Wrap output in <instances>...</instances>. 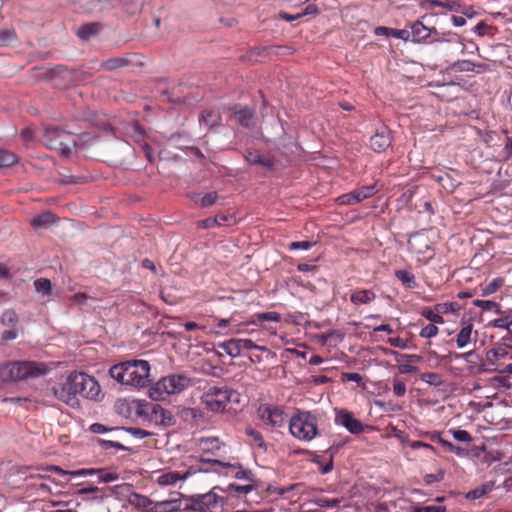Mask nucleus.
Instances as JSON below:
<instances>
[{"instance_id": "50", "label": "nucleus", "mask_w": 512, "mask_h": 512, "mask_svg": "<svg viewBox=\"0 0 512 512\" xmlns=\"http://www.w3.org/2000/svg\"><path fill=\"white\" fill-rule=\"evenodd\" d=\"M507 355V350L502 347L493 348L487 352V358L489 361L504 359Z\"/></svg>"}, {"instance_id": "46", "label": "nucleus", "mask_w": 512, "mask_h": 512, "mask_svg": "<svg viewBox=\"0 0 512 512\" xmlns=\"http://www.w3.org/2000/svg\"><path fill=\"white\" fill-rule=\"evenodd\" d=\"M99 482L102 483H110L117 481L119 479V475L116 472L106 471L105 469L100 468L98 471Z\"/></svg>"}, {"instance_id": "34", "label": "nucleus", "mask_w": 512, "mask_h": 512, "mask_svg": "<svg viewBox=\"0 0 512 512\" xmlns=\"http://www.w3.org/2000/svg\"><path fill=\"white\" fill-rule=\"evenodd\" d=\"M489 326L504 329L512 333V315L509 314L504 317L494 319L489 323Z\"/></svg>"}, {"instance_id": "56", "label": "nucleus", "mask_w": 512, "mask_h": 512, "mask_svg": "<svg viewBox=\"0 0 512 512\" xmlns=\"http://www.w3.org/2000/svg\"><path fill=\"white\" fill-rule=\"evenodd\" d=\"M438 332H439V329L436 325L428 324L422 328V330L420 332V336L423 338L430 339V338L435 337L438 334Z\"/></svg>"}, {"instance_id": "18", "label": "nucleus", "mask_w": 512, "mask_h": 512, "mask_svg": "<svg viewBox=\"0 0 512 512\" xmlns=\"http://www.w3.org/2000/svg\"><path fill=\"white\" fill-rule=\"evenodd\" d=\"M376 295L370 289H358L352 292L350 296V301L355 306H359L362 304H370L373 300H375Z\"/></svg>"}, {"instance_id": "14", "label": "nucleus", "mask_w": 512, "mask_h": 512, "mask_svg": "<svg viewBox=\"0 0 512 512\" xmlns=\"http://www.w3.org/2000/svg\"><path fill=\"white\" fill-rule=\"evenodd\" d=\"M146 413L156 424L169 426L173 424V416L170 411L164 409L159 404H150L146 407Z\"/></svg>"}, {"instance_id": "53", "label": "nucleus", "mask_w": 512, "mask_h": 512, "mask_svg": "<svg viewBox=\"0 0 512 512\" xmlns=\"http://www.w3.org/2000/svg\"><path fill=\"white\" fill-rule=\"evenodd\" d=\"M411 512H446L445 506L429 505V506H414Z\"/></svg>"}, {"instance_id": "35", "label": "nucleus", "mask_w": 512, "mask_h": 512, "mask_svg": "<svg viewBox=\"0 0 512 512\" xmlns=\"http://www.w3.org/2000/svg\"><path fill=\"white\" fill-rule=\"evenodd\" d=\"M420 380L422 382H425L431 386L439 387L444 384V380L442 379V376L438 373L434 372H426L421 374Z\"/></svg>"}, {"instance_id": "33", "label": "nucleus", "mask_w": 512, "mask_h": 512, "mask_svg": "<svg viewBox=\"0 0 512 512\" xmlns=\"http://www.w3.org/2000/svg\"><path fill=\"white\" fill-rule=\"evenodd\" d=\"M354 198L357 203L361 202L364 199L372 197L376 193V189L374 185L363 186L359 189L353 191Z\"/></svg>"}, {"instance_id": "9", "label": "nucleus", "mask_w": 512, "mask_h": 512, "mask_svg": "<svg viewBox=\"0 0 512 512\" xmlns=\"http://www.w3.org/2000/svg\"><path fill=\"white\" fill-rule=\"evenodd\" d=\"M73 384L76 388L77 396L86 399L96 400L100 394L101 388L97 380L84 372H71Z\"/></svg>"}, {"instance_id": "20", "label": "nucleus", "mask_w": 512, "mask_h": 512, "mask_svg": "<svg viewBox=\"0 0 512 512\" xmlns=\"http://www.w3.org/2000/svg\"><path fill=\"white\" fill-rule=\"evenodd\" d=\"M128 501H129L130 505H132L138 509H141L142 511L149 512L150 510H152V508H151L152 501L150 500V498H148L145 495H141L138 493H132L129 496Z\"/></svg>"}, {"instance_id": "42", "label": "nucleus", "mask_w": 512, "mask_h": 512, "mask_svg": "<svg viewBox=\"0 0 512 512\" xmlns=\"http://www.w3.org/2000/svg\"><path fill=\"white\" fill-rule=\"evenodd\" d=\"M313 503L321 508L332 509V508L337 507L340 504V499H338V498L328 499V498H324V497H319V498H315L313 500Z\"/></svg>"}, {"instance_id": "6", "label": "nucleus", "mask_w": 512, "mask_h": 512, "mask_svg": "<svg viewBox=\"0 0 512 512\" xmlns=\"http://www.w3.org/2000/svg\"><path fill=\"white\" fill-rule=\"evenodd\" d=\"M43 141L49 149L58 151L63 156H69L75 146V140L71 133L55 127L45 129Z\"/></svg>"}, {"instance_id": "55", "label": "nucleus", "mask_w": 512, "mask_h": 512, "mask_svg": "<svg viewBox=\"0 0 512 512\" xmlns=\"http://www.w3.org/2000/svg\"><path fill=\"white\" fill-rule=\"evenodd\" d=\"M246 432L252 438L255 445H257L259 448L266 450L265 441H264L262 435L258 431L253 430V429H247Z\"/></svg>"}, {"instance_id": "63", "label": "nucleus", "mask_w": 512, "mask_h": 512, "mask_svg": "<svg viewBox=\"0 0 512 512\" xmlns=\"http://www.w3.org/2000/svg\"><path fill=\"white\" fill-rule=\"evenodd\" d=\"M125 430L128 433H130L131 435H133L134 437L138 438V439H142V438H145V437H148V436L152 435L151 432H148V431L140 429V428L130 427V428H127Z\"/></svg>"}, {"instance_id": "13", "label": "nucleus", "mask_w": 512, "mask_h": 512, "mask_svg": "<svg viewBox=\"0 0 512 512\" xmlns=\"http://www.w3.org/2000/svg\"><path fill=\"white\" fill-rule=\"evenodd\" d=\"M335 423L345 427L352 434H360L364 431L363 424L346 410H340L336 413Z\"/></svg>"}, {"instance_id": "24", "label": "nucleus", "mask_w": 512, "mask_h": 512, "mask_svg": "<svg viewBox=\"0 0 512 512\" xmlns=\"http://www.w3.org/2000/svg\"><path fill=\"white\" fill-rule=\"evenodd\" d=\"M236 121L243 127L250 128L254 125V114L253 112L244 107L234 113Z\"/></svg>"}, {"instance_id": "4", "label": "nucleus", "mask_w": 512, "mask_h": 512, "mask_svg": "<svg viewBox=\"0 0 512 512\" xmlns=\"http://www.w3.org/2000/svg\"><path fill=\"white\" fill-rule=\"evenodd\" d=\"M192 379L183 374H170L159 379L150 389L154 400H164L167 396L179 394L191 387Z\"/></svg>"}, {"instance_id": "25", "label": "nucleus", "mask_w": 512, "mask_h": 512, "mask_svg": "<svg viewBox=\"0 0 512 512\" xmlns=\"http://www.w3.org/2000/svg\"><path fill=\"white\" fill-rule=\"evenodd\" d=\"M56 221V217L51 212H44L31 220L34 228H48Z\"/></svg>"}, {"instance_id": "58", "label": "nucleus", "mask_w": 512, "mask_h": 512, "mask_svg": "<svg viewBox=\"0 0 512 512\" xmlns=\"http://www.w3.org/2000/svg\"><path fill=\"white\" fill-rule=\"evenodd\" d=\"M362 376L356 372H343L341 374V380L343 382H356L360 383L362 381Z\"/></svg>"}, {"instance_id": "31", "label": "nucleus", "mask_w": 512, "mask_h": 512, "mask_svg": "<svg viewBox=\"0 0 512 512\" xmlns=\"http://www.w3.org/2000/svg\"><path fill=\"white\" fill-rule=\"evenodd\" d=\"M395 276L408 288H415L417 285L414 274L407 270H396Z\"/></svg>"}, {"instance_id": "29", "label": "nucleus", "mask_w": 512, "mask_h": 512, "mask_svg": "<svg viewBox=\"0 0 512 512\" xmlns=\"http://www.w3.org/2000/svg\"><path fill=\"white\" fill-rule=\"evenodd\" d=\"M100 30V26L97 23H89L81 26L77 30V36L81 39H89L91 36L96 35Z\"/></svg>"}, {"instance_id": "41", "label": "nucleus", "mask_w": 512, "mask_h": 512, "mask_svg": "<svg viewBox=\"0 0 512 512\" xmlns=\"http://www.w3.org/2000/svg\"><path fill=\"white\" fill-rule=\"evenodd\" d=\"M504 283L503 278H494L489 284L482 289V295L488 296L495 293Z\"/></svg>"}, {"instance_id": "49", "label": "nucleus", "mask_w": 512, "mask_h": 512, "mask_svg": "<svg viewBox=\"0 0 512 512\" xmlns=\"http://www.w3.org/2000/svg\"><path fill=\"white\" fill-rule=\"evenodd\" d=\"M217 199L216 192L206 193L204 195H198L196 202L199 203L202 207H207L215 203Z\"/></svg>"}, {"instance_id": "32", "label": "nucleus", "mask_w": 512, "mask_h": 512, "mask_svg": "<svg viewBox=\"0 0 512 512\" xmlns=\"http://www.w3.org/2000/svg\"><path fill=\"white\" fill-rule=\"evenodd\" d=\"M128 64V60L125 58H110L102 62L101 67L108 71H113L122 68Z\"/></svg>"}, {"instance_id": "7", "label": "nucleus", "mask_w": 512, "mask_h": 512, "mask_svg": "<svg viewBox=\"0 0 512 512\" xmlns=\"http://www.w3.org/2000/svg\"><path fill=\"white\" fill-rule=\"evenodd\" d=\"M215 490L216 487L208 493L190 497L189 508L197 512H222L225 500Z\"/></svg>"}, {"instance_id": "44", "label": "nucleus", "mask_w": 512, "mask_h": 512, "mask_svg": "<svg viewBox=\"0 0 512 512\" xmlns=\"http://www.w3.org/2000/svg\"><path fill=\"white\" fill-rule=\"evenodd\" d=\"M422 316L425 317L427 320L431 321L432 323L431 324H443L444 323V319L443 317L440 315L439 312H434L432 309L430 308H425L423 311H422Z\"/></svg>"}, {"instance_id": "60", "label": "nucleus", "mask_w": 512, "mask_h": 512, "mask_svg": "<svg viewBox=\"0 0 512 512\" xmlns=\"http://www.w3.org/2000/svg\"><path fill=\"white\" fill-rule=\"evenodd\" d=\"M393 393L397 396V397H402L405 395L406 393V385L404 382L398 380V379H394L393 381Z\"/></svg>"}, {"instance_id": "39", "label": "nucleus", "mask_w": 512, "mask_h": 512, "mask_svg": "<svg viewBox=\"0 0 512 512\" xmlns=\"http://www.w3.org/2000/svg\"><path fill=\"white\" fill-rule=\"evenodd\" d=\"M492 487H493L492 483L484 484L481 487H478L474 490L469 491L467 493V498L472 499V500L479 499V498L483 497L486 493L490 492L492 490Z\"/></svg>"}, {"instance_id": "17", "label": "nucleus", "mask_w": 512, "mask_h": 512, "mask_svg": "<svg viewBox=\"0 0 512 512\" xmlns=\"http://www.w3.org/2000/svg\"><path fill=\"white\" fill-rule=\"evenodd\" d=\"M375 34L378 36H388L396 39H401L405 42L410 41V34L408 29H394L379 26L375 29Z\"/></svg>"}, {"instance_id": "52", "label": "nucleus", "mask_w": 512, "mask_h": 512, "mask_svg": "<svg viewBox=\"0 0 512 512\" xmlns=\"http://www.w3.org/2000/svg\"><path fill=\"white\" fill-rule=\"evenodd\" d=\"M449 432L452 434L453 438L456 441H459V442H470V441H472V436L466 430L457 429V430H450Z\"/></svg>"}, {"instance_id": "15", "label": "nucleus", "mask_w": 512, "mask_h": 512, "mask_svg": "<svg viewBox=\"0 0 512 512\" xmlns=\"http://www.w3.org/2000/svg\"><path fill=\"white\" fill-rule=\"evenodd\" d=\"M436 32L435 29L426 27L422 22H414L409 30L410 41L415 43L425 42L431 35L432 32Z\"/></svg>"}, {"instance_id": "2", "label": "nucleus", "mask_w": 512, "mask_h": 512, "mask_svg": "<svg viewBox=\"0 0 512 512\" xmlns=\"http://www.w3.org/2000/svg\"><path fill=\"white\" fill-rule=\"evenodd\" d=\"M53 364L36 361L8 362L0 366V379L3 382H17L29 378H38L48 374Z\"/></svg>"}, {"instance_id": "8", "label": "nucleus", "mask_w": 512, "mask_h": 512, "mask_svg": "<svg viewBox=\"0 0 512 512\" xmlns=\"http://www.w3.org/2000/svg\"><path fill=\"white\" fill-rule=\"evenodd\" d=\"M71 372L60 382L52 386L53 396L71 408H79L80 402Z\"/></svg>"}, {"instance_id": "16", "label": "nucleus", "mask_w": 512, "mask_h": 512, "mask_svg": "<svg viewBox=\"0 0 512 512\" xmlns=\"http://www.w3.org/2000/svg\"><path fill=\"white\" fill-rule=\"evenodd\" d=\"M192 474H193V472L190 469L187 470L185 473L169 471V472L161 474L157 478V483L161 486L175 485L178 481H184Z\"/></svg>"}, {"instance_id": "28", "label": "nucleus", "mask_w": 512, "mask_h": 512, "mask_svg": "<svg viewBox=\"0 0 512 512\" xmlns=\"http://www.w3.org/2000/svg\"><path fill=\"white\" fill-rule=\"evenodd\" d=\"M217 347L225 351V353L229 355L231 358H237L241 354L239 344L236 338L221 342L217 345Z\"/></svg>"}, {"instance_id": "26", "label": "nucleus", "mask_w": 512, "mask_h": 512, "mask_svg": "<svg viewBox=\"0 0 512 512\" xmlns=\"http://www.w3.org/2000/svg\"><path fill=\"white\" fill-rule=\"evenodd\" d=\"M0 323L9 328H19V316L15 310L7 309L1 314Z\"/></svg>"}, {"instance_id": "48", "label": "nucleus", "mask_w": 512, "mask_h": 512, "mask_svg": "<svg viewBox=\"0 0 512 512\" xmlns=\"http://www.w3.org/2000/svg\"><path fill=\"white\" fill-rule=\"evenodd\" d=\"M435 309L439 313L448 314L450 312H456V311L460 310V306L456 302H447V303L437 304L435 306Z\"/></svg>"}, {"instance_id": "45", "label": "nucleus", "mask_w": 512, "mask_h": 512, "mask_svg": "<svg viewBox=\"0 0 512 512\" xmlns=\"http://www.w3.org/2000/svg\"><path fill=\"white\" fill-rule=\"evenodd\" d=\"M96 443L104 450H108L110 448H117L119 450H128V448L126 446H124L123 444H121L120 442H117V441H111V440H104V439H96Z\"/></svg>"}, {"instance_id": "21", "label": "nucleus", "mask_w": 512, "mask_h": 512, "mask_svg": "<svg viewBox=\"0 0 512 512\" xmlns=\"http://www.w3.org/2000/svg\"><path fill=\"white\" fill-rule=\"evenodd\" d=\"M76 494L85 501H101L104 498L103 495H100V489L92 485L78 489Z\"/></svg>"}, {"instance_id": "11", "label": "nucleus", "mask_w": 512, "mask_h": 512, "mask_svg": "<svg viewBox=\"0 0 512 512\" xmlns=\"http://www.w3.org/2000/svg\"><path fill=\"white\" fill-rule=\"evenodd\" d=\"M258 415L265 425L272 428L282 427L285 423V414L277 406L264 404L258 408Z\"/></svg>"}, {"instance_id": "12", "label": "nucleus", "mask_w": 512, "mask_h": 512, "mask_svg": "<svg viewBox=\"0 0 512 512\" xmlns=\"http://www.w3.org/2000/svg\"><path fill=\"white\" fill-rule=\"evenodd\" d=\"M391 143V131L385 124H381L370 137V147L377 153L384 152Z\"/></svg>"}, {"instance_id": "61", "label": "nucleus", "mask_w": 512, "mask_h": 512, "mask_svg": "<svg viewBox=\"0 0 512 512\" xmlns=\"http://www.w3.org/2000/svg\"><path fill=\"white\" fill-rule=\"evenodd\" d=\"M313 245H314V243L310 242V241L291 242L288 245V249L289 250H297V249L309 250Z\"/></svg>"}, {"instance_id": "36", "label": "nucleus", "mask_w": 512, "mask_h": 512, "mask_svg": "<svg viewBox=\"0 0 512 512\" xmlns=\"http://www.w3.org/2000/svg\"><path fill=\"white\" fill-rule=\"evenodd\" d=\"M476 67H481V65H475L470 60H458L451 65V70L455 72H472Z\"/></svg>"}, {"instance_id": "10", "label": "nucleus", "mask_w": 512, "mask_h": 512, "mask_svg": "<svg viewBox=\"0 0 512 512\" xmlns=\"http://www.w3.org/2000/svg\"><path fill=\"white\" fill-rule=\"evenodd\" d=\"M201 461L226 468V474L232 475L236 479L245 480L248 483L257 482L252 471L244 469L239 463L222 462L217 459L205 458L204 456L201 457Z\"/></svg>"}, {"instance_id": "57", "label": "nucleus", "mask_w": 512, "mask_h": 512, "mask_svg": "<svg viewBox=\"0 0 512 512\" xmlns=\"http://www.w3.org/2000/svg\"><path fill=\"white\" fill-rule=\"evenodd\" d=\"M443 479H444V471L443 470H439L435 474H426L424 476V482L427 485H430V484H433V483H436V482H440Z\"/></svg>"}, {"instance_id": "3", "label": "nucleus", "mask_w": 512, "mask_h": 512, "mask_svg": "<svg viewBox=\"0 0 512 512\" xmlns=\"http://www.w3.org/2000/svg\"><path fill=\"white\" fill-rule=\"evenodd\" d=\"M291 435L304 442L313 440L318 435V418L311 411L298 410L289 420Z\"/></svg>"}, {"instance_id": "43", "label": "nucleus", "mask_w": 512, "mask_h": 512, "mask_svg": "<svg viewBox=\"0 0 512 512\" xmlns=\"http://www.w3.org/2000/svg\"><path fill=\"white\" fill-rule=\"evenodd\" d=\"M228 217L224 214L216 215L215 217H210L204 219L200 222V226L203 228H211L216 225H220L223 222L227 221Z\"/></svg>"}, {"instance_id": "62", "label": "nucleus", "mask_w": 512, "mask_h": 512, "mask_svg": "<svg viewBox=\"0 0 512 512\" xmlns=\"http://www.w3.org/2000/svg\"><path fill=\"white\" fill-rule=\"evenodd\" d=\"M116 428H109L101 423H93L89 426V431L94 434H103L112 430H115Z\"/></svg>"}, {"instance_id": "30", "label": "nucleus", "mask_w": 512, "mask_h": 512, "mask_svg": "<svg viewBox=\"0 0 512 512\" xmlns=\"http://www.w3.org/2000/svg\"><path fill=\"white\" fill-rule=\"evenodd\" d=\"M34 288L42 296H49L52 292V283L47 278H39L34 281Z\"/></svg>"}, {"instance_id": "23", "label": "nucleus", "mask_w": 512, "mask_h": 512, "mask_svg": "<svg viewBox=\"0 0 512 512\" xmlns=\"http://www.w3.org/2000/svg\"><path fill=\"white\" fill-rule=\"evenodd\" d=\"M338 449H339V445H335V444L331 445L327 449L326 452L329 453L330 457H329V460L327 461V463L324 464V465L321 462L319 456H316V457L313 458V462H315V463H317L319 465V469H320V472L322 474H327V473L332 471V469H333V456L338 451Z\"/></svg>"}, {"instance_id": "22", "label": "nucleus", "mask_w": 512, "mask_h": 512, "mask_svg": "<svg viewBox=\"0 0 512 512\" xmlns=\"http://www.w3.org/2000/svg\"><path fill=\"white\" fill-rule=\"evenodd\" d=\"M281 320V315L278 312L270 311L263 313H256L252 316V319L243 325H257L259 322L263 321H271V322H279Z\"/></svg>"}, {"instance_id": "27", "label": "nucleus", "mask_w": 512, "mask_h": 512, "mask_svg": "<svg viewBox=\"0 0 512 512\" xmlns=\"http://www.w3.org/2000/svg\"><path fill=\"white\" fill-rule=\"evenodd\" d=\"M473 324L465 325L457 334L456 343L459 349L465 348L471 342Z\"/></svg>"}, {"instance_id": "51", "label": "nucleus", "mask_w": 512, "mask_h": 512, "mask_svg": "<svg viewBox=\"0 0 512 512\" xmlns=\"http://www.w3.org/2000/svg\"><path fill=\"white\" fill-rule=\"evenodd\" d=\"M15 32L11 29L0 30V46L7 45L15 39Z\"/></svg>"}, {"instance_id": "64", "label": "nucleus", "mask_w": 512, "mask_h": 512, "mask_svg": "<svg viewBox=\"0 0 512 512\" xmlns=\"http://www.w3.org/2000/svg\"><path fill=\"white\" fill-rule=\"evenodd\" d=\"M20 328H10L2 333V340L7 342L14 340L19 335Z\"/></svg>"}, {"instance_id": "47", "label": "nucleus", "mask_w": 512, "mask_h": 512, "mask_svg": "<svg viewBox=\"0 0 512 512\" xmlns=\"http://www.w3.org/2000/svg\"><path fill=\"white\" fill-rule=\"evenodd\" d=\"M239 344L240 352L242 350H259L264 351L265 347L255 344L251 339L236 338Z\"/></svg>"}, {"instance_id": "40", "label": "nucleus", "mask_w": 512, "mask_h": 512, "mask_svg": "<svg viewBox=\"0 0 512 512\" xmlns=\"http://www.w3.org/2000/svg\"><path fill=\"white\" fill-rule=\"evenodd\" d=\"M473 305L479 307L485 311H495L496 313H500V306L498 303L491 300H475Z\"/></svg>"}, {"instance_id": "1", "label": "nucleus", "mask_w": 512, "mask_h": 512, "mask_svg": "<svg viewBox=\"0 0 512 512\" xmlns=\"http://www.w3.org/2000/svg\"><path fill=\"white\" fill-rule=\"evenodd\" d=\"M109 374L123 385L143 388L150 383V364L146 360H129L113 365Z\"/></svg>"}, {"instance_id": "59", "label": "nucleus", "mask_w": 512, "mask_h": 512, "mask_svg": "<svg viewBox=\"0 0 512 512\" xmlns=\"http://www.w3.org/2000/svg\"><path fill=\"white\" fill-rule=\"evenodd\" d=\"M98 471H99V469H95V468H84V469H78V470L71 471V472H69V475H71L72 477L89 476V475H94V474L98 475Z\"/></svg>"}, {"instance_id": "54", "label": "nucleus", "mask_w": 512, "mask_h": 512, "mask_svg": "<svg viewBox=\"0 0 512 512\" xmlns=\"http://www.w3.org/2000/svg\"><path fill=\"white\" fill-rule=\"evenodd\" d=\"M202 121L208 125L209 127H213L214 125L218 124L220 121V116L215 112H206L202 115Z\"/></svg>"}, {"instance_id": "38", "label": "nucleus", "mask_w": 512, "mask_h": 512, "mask_svg": "<svg viewBox=\"0 0 512 512\" xmlns=\"http://www.w3.org/2000/svg\"><path fill=\"white\" fill-rule=\"evenodd\" d=\"M257 482L247 483L245 485L230 484L228 489L238 494H248L257 488Z\"/></svg>"}, {"instance_id": "5", "label": "nucleus", "mask_w": 512, "mask_h": 512, "mask_svg": "<svg viewBox=\"0 0 512 512\" xmlns=\"http://www.w3.org/2000/svg\"><path fill=\"white\" fill-rule=\"evenodd\" d=\"M240 394L226 386H212L201 396V403L212 412H222L228 403H239Z\"/></svg>"}, {"instance_id": "19", "label": "nucleus", "mask_w": 512, "mask_h": 512, "mask_svg": "<svg viewBox=\"0 0 512 512\" xmlns=\"http://www.w3.org/2000/svg\"><path fill=\"white\" fill-rule=\"evenodd\" d=\"M244 158L247 162L250 164H257L261 165L267 169L273 168V162L269 158L263 157L258 151L256 150H247L244 153Z\"/></svg>"}, {"instance_id": "37", "label": "nucleus", "mask_w": 512, "mask_h": 512, "mask_svg": "<svg viewBox=\"0 0 512 512\" xmlns=\"http://www.w3.org/2000/svg\"><path fill=\"white\" fill-rule=\"evenodd\" d=\"M17 156L7 150H0V167H10L17 162Z\"/></svg>"}]
</instances>
